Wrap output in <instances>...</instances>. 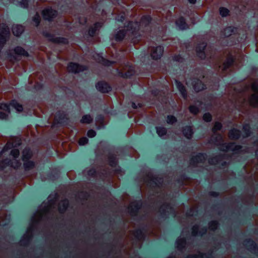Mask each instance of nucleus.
<instances>
[{"label":"nucleus","mask_w":258,"mask_h":258,"mask_svg":"<svg viewBox=\"0 0 258 258\" xmlns=\"http://www.w3.org/2000/svg\"><path fill=\"white\" fill-rule=\"evenodd\" d=\"M240 137V132L237 130H231L229 133V137L231 139H237Z\"/></svg>","instance_id":"5701e85b"},{"label":"nucleus","mask_w":258,"mask_h":258,"mask_svg":"<svg viewBox=\"0 0 258 258\" xmlns=\"http://www.w3.org/2000/svg\"><path fill=\"white\" fill-rule=\"evenodd\" d=\"M92 120V118L90 115H86L83 116L81 122L89 123Z\"/></svg>","instance_id":"c756f323"},{"label":"nucleus","mask_w":258,"mask_h":258,"mask_svg":"<svg viewBox=\"0 0 258 258\" xmlns=\"http://www.w3.org/2000/svg\"><path fill=\"white\" fill-rule=\"evenodd\" d=\"M189 109L190 112L193 113L194 114H196L199 112L200 110V108L199 107H197V106H195V105L190 106Z\"/></svg>","instance_id":"2f4dec72"},{"label":"nucleus","mask_w":258,"mask_h":258,"mask_svg":"<svg viewBox=\"0 0 258 258\" xmlns=\"http://www.w3.org/2000/svg\"><path fill=\"white\" fill-rule=\"evenodd\" d=\"M241 147L236 145L234 143H225L220 147V150L224 151H233L235 152H239L240 151Z\"/></svg>","instance_id":"0eeeda50"},{"label":"nucleus","mask_w":258,"mask_h":258,"mask_svg":"<svg viewBox=\"0 0 258 258\" xmlns=\"http://www.w3.org/2000/svg\"><path fill=\"white\" fill-rule=\"evenodd\" d=\"M176 85L183 98L186 99L187 97V94L184 86L181 83L178 81H176Z\"/></svg>","instance_id":"a211bd4d"},{"label":"nucleus","mask_w":258,"mask_h":258,"mask_svg":"<svg viewBox=\"0 0 258 258\" xmlns=\"http://www.w3.org/2000/svg\"><path fill=\"white\" fill-rule=\"evenodd\" d=\"M2 28V30L0 32V49L4 46L6 38L10 34V29L7 26L3 24Z\"/></svg>","instance_id":"423d86ee"},{"label":"nucleus","mask_w":258,"mask_h":258,"mask_svg":"<svg viewBox=\"0 0 258 258\" xmlns=\"http://www.w3.org/2000/svg\"><path fill=\"white\" fill-rule=\"evenodd\" d=\"M88 140L86 137H83L79 140V144L80 145H84L87 143Z\"/></svg>","instance_id":"ea45409f"},{"label":"nucleus","mask_w":258,"mask_h":258,"mask_svg":"<svg viewBox=\"0 0 258 258\" xmlns=\"http://www.w3.org/2000/svg\"><path fill=\"white\" fill-rule=\"evenodd\" d=\"M251 89L253 94L249 98V101L251 105L256 106L258 105V83L256 82L252 83Z\"/></svg>","instance_id":"20e7f679"},{"label":"nucleus","mask_w":258,"mask_h":258,"mask_svg":"<svg viewBox=\"0 0 258 258\" xmlns=\"http://www.w3.org/2000/svg\"><path fill=\"white\" fill-rule=\"evenodd\" d=\"M69 204L68 201L67 200L62 201L60 204L59 206V210L61 213H62L67 208H68Z\"/></svg>","instance_id":"bb28decb"},{"label":"nucleus","mask_w":258,"mask_h":258,"mask_svg":"<svg viewBox=\"0 0 258 258\" xmlns=\"http://www.w3.org/2000/svg\"><path fill=\"white\" fill-rule=\"evenodd\" d=\"M31 156L32 153L30 149L26 148L23 150V160L24 161V167L26 171L31 170L34 167V163L33 162L27 161Z\"/></svg>","instance_id":"7ed1b4c3"},{"label":"nucleus","mask_w":258,"mask_h":258,"mask_svg":"<svg viewBox=\"0 0 258 258\" xmlns=\"http://www.w3.org/2000/svg\"><path fill=\"white\" fill-rule=\"evenodd\" d=\"M10 106L14 107L18 112H21L23 110V107L21 105L17 103L15 100H13L9 105L6 103H0V109L6 111L7 113H10Z\"/></svg>","instance_id":"39448f33"},{"label":"nucleus","mask_w":258,"mask_h":258,"mask_svg":"<svg viewBox=\"0 0 258 258\" xmlns=\"http://www.w3.org/2000/svg\"><path fill=\"white\" fill-rule=\"evenodd\" d=\"M233 58L230 57H228L226 61L223 63L222 67V70H226L227 68H228L233 63Z\"/></svg>","instance_id":"a878e982"},{"label":"nucleus","mask_w":258,"mask_h":258,"mask_svg":"<svg viewBox=\"0 0 258 258\" xmlns=\"http://www.w3.org/2000/svg\"><path fill=\"white\" fill-rule=\"evenodd\" d=\"M189 2L191 4H195L196 2V0H188Z\"/></svg>","instance_id":"09e8293b"},{"label":"nucleus","mask_w":258,"mask_h":258,"mask_svg":"<svg viewBox=\"0 0 258 258\" xmlns=\"http://www.w3.org/2000/svg\"><path fill=\"white\" fill-rule=\"evenodd\" d=\"M116 19L118 21L122 22L124 20V14H120V16H118Z\"/></svg>","instance_id":"a18cd8bd"},{"label":"nucleus","mask_w":258,"mask_h":258,"mask_svg":"<svg viewBox=\"0 0 258 258\" xmlns=\"http://www.w3.org/2000/svg\"><path fill=\"white\" fill-rule=\"evenodd\" d=\"M243 130L244 132V137H247L250 135V127L248 124H245L243 127Z\"/></svg>","instance_id":"7c9ffc66"},{"label":"nucleus","mask_w":258,"mask_h":258,"mask_svg":"<svg viewBox=\"0 0 258 258\" xmlns=\"http://www.w3.org/2000/svg\"><path fill=\"white\" fill-rule=\"evenodd\" d=\"M219 138L220 139H222V137L221 136H219Z\"/></svg>","instance_id":"3c124183"},{"label":"nucleus","mask_w":258,"mask_h":258,"mask_svg":"<svg viewBox=\"0 0 258 258\" xmlns=\"http://www.w3.org/2000/svg\"><path fill=\"white\" fill-rule=\"evenodd\" d=\"M140 25L137 22H130L126 28L123 30H119L115 35V39L117 41L123 39L125 36L132 37L135 36L137 31L139 29Z\"/></svg>","instance_id":"f257e3e1"},{"label":"nucleus","mask_w":258,"mask_h":258,"mask_svg":"<svg viewBox=\"0 0 258 258\" xmlns=\"http://www.w3.org/2000/svg\"><path fill=\"white\" fill-rule=\"evenodd\" d=\"M185 240L184 238H178L176 241V247L179 249H181L185 245Z\"/></svg>","instance_id":"b1692460"},{"label":"nucleus","mask_w":258,"mask_h":258,"mask_svg":"<svg viewBox=\"0 0 258 258\" xmlns=\"http://www.w3.org/2000/svg\"><path fill=\"white\" fill-rule=\"evenodd\" d=\"M134 73V68L130 66H126L123 69L122 73L124 74L126 77H130L133 75Z\"/></svg>","instance_id":"6ab92c4d"},{"label":"nucleus","mask_w":258,"mask_h":258,"mask_svg":"<svg viewBox=\"0 0 258 258\" xmlns=\"http://www.w3.org/2000/svg\"><path fill=\"white\" fill-rule=\"evenodd\" d=\"M184 136L187 139H190L193 134L192 130L190 126H186L183 131Z\"/></svg>","instance_id":"393cba45"},{"label":"nucleus","mask_w":258,"mask_h":258,"mask_svg":"<svg viewBox=\"0 0 258 258\" xmlns=\"http://www.w3.org/2000/svg\"><path fill=\"white\" fill-rule=\"evenodd\" d=\"M144 19H147V20H148V21H149V20L150 19V18L149 17H144V18H143V19H142V21H143V20H144Z\"/></svg>","instance_id":"de8ad7c7"},{"label":"nucleus","mask_w":258,"mask_h":258,"mask_svg":"<svg viewBox=\"0 0 258 258\" xmlns=\"http://www.w3.org/2000/svg\"><path fill=\"white\" fill-rule=\"evenodd\" d=\"M255 154H256V156L257 157V158H258V150L256 151Z\"/></svg>","instance_id":"8fccbe9b"},{"label":"nucleus","mask_w":258,"mask_h":258,"mask_svg":"<svg viewBox=\"0 0 258 258\" xmlns=\"http://www.w3.org/2000/svg\"><path fill=\"white\" fill-rule=\"evenodd\" d=\"M96 87L99 91L102 93L108 92L111 90V87L109 86V85L107 83L103 82H98L97 84Z\"/></svg>","instance_id":"f8f14e48"},{"label":"nucleus","mask_w":258,"mask_h":258,"mask_svg":"<svg viewBox=\"0 0 258 258\" xmlns=\"http://www.w3.org/2000/svg\"><path fill=\"white\" fill-rule=\"evenodd\" d=\"M56 14V11L50 8L45 9L42 12V15L44 19L49 21L55 17Z\"/></svg>","instance_id":"9d476101"},{"label":"nucleus","mask_w":258,"mask_h":258,"mask_svg":"<svg viewBox=\"0 0 258 258\" xmlns=\"http://www.w3.org/2000/svg\"><path fill=\"white\" fill-rule=\"evenodd\" d=\"M98 61L99 62H101L105 66H110L112 63L111 61L106 60L102 56H99V58H98Z\"/></svg>","instance_id":"473e14b6"},{"label":"nucleus","mask_w":258,"mask_h":258,"mask_svg":"<svg viewBox=\"0 0 258 258\" xmlns=\"http://www.w3.org/2000/svg\"><path fill=\"white\" fill-rule=\"evenodd\" d=\"M21 144V142L19 138H14L12 139V140L9 141L5 146L4 148L0 153V156H2L8 149H10L11 147L15 148Z\"/></svg>","instance_id":"6e6552de"},{"label":"nucleus","mask_w":258,"mask_h":258,"mask_svg":"<svg viewBox=\"0 0 258 258\" xmlns=\"http://www.w3.org/2000/svg\"><path fill=\"white\" fill-rule=\"evenodd\" d=\"M176 25L180 30L186 29L188 28L187 25L185 23L184 19L182 17L179 18L176 21Z\"/></svg>","instance_id":"f3484780"},{"label":"nucleus","mask_w":258,"mask_h":258,"mask_svg":"<svg viewBox=\"0 0 258 258\" xmlns=\"http://www.w3.org/2000/svg\"><path fill=\"white\" fill-rule=\"evenodd\" d=\"M193 86L195 91L198 92L205 89V85L202 82L198 80L197 81L193 82Z\"/></svg>","instance_id":"aec40b11"},{"label":"nucleus","mask_w":258,"mask_h":258,"mask_svg":"<svg viewBox=\"0 0 258 258\" xmlns=\"http://www.w3.org/2000/svg\"><path fill=\"white\" fill-rule=\"evenodd\" d=\"M203 119L206 121H210L212 119L211 115L209 113H205L203 116Z\"/></svg>","instance_id":"a19ab883"},{"label":"nucleus","mask_w":258,"mask_h":258,"mask_svg":"<svg viewBox=\"0 0 258 258\" xmlns=\"http://www.w3.org/2000/svg\"><path fill=\"white\" fill-rule=\"evenodd\" d=\"M206 160V155L204 154H199L192 159L193 162H204Z\"/></svg>","instance_id":"412c9836"},{"label":"nucleus","mask_w":258,"mask_h":258,"mask_svg":"<svg viewBox=\"0 0 258 258\" xmlns=\"http://www.w3.org/2000/svg\"><path fill=\"white\" fill-rule=\"evenodd\" d=\"M15 52L18 55L27 56L28 53L21 47H17L14 49Z\"/></svg>","instance_id":"cd10ccee"},{"label":"nucleus","mask_w":258,"mask_h":258,"mask_svg":"<svg viewBox=\"0 0 258 258\" xmlns=\"http://www.w3.org/2000/svg\"><path fill=\"white\" fill-rule=\"evenodd\" d=\"M220 14L223 17L226 16L229 14V10L225 8H220Z\"/></svg>","instance_id":"72a5a7b5"},{"label":"nucleus","mask_w":258,"mask_h":258,"mask_svg":"<svg viewBox=\"0 0 258 258\" xmlns=\"http://www.w3.org/2000/svg\"><path fill=\"white\" fill-rule=\"evenodd\" d=\"M33 22L35 23L36 26H38L40 23V17L38 14H36L33 18Z\"/></svg>","instance_id":"e433bc0d"},{"label":"nucleus","mask_w":258,"mask_h":258,"mask_svg":"<svg viewBox=\"0 0 258 258\" xmlns=\"http://www.w3.org/2000/svg\"><path fill=\"white\" fill-rule=\"evenodd\" d=\"M176 121V119L174 116L172 115L168 116L167 120V123L172 124Z\"/></svg>","instance_id":"4c0bfd02"},{"label":"nucleus","mask_w":258,"mask_h":258,"mask_svg":"<svg viewBox=\"0 0 258 258\" xmlns=\"http://www.w3.org/2000/svg\"><path fill=\"white\" fill-rule=\"evenodd\" d=\"M199 227L198 226H195L192 228V234L196 236L198 234Z\"/></svg>","instance_id":"37998d69"},{"label":"nucleus","mask_w":258,"mask_h":258,"mask_svg":"<svg viewBox=\"0 0 258 258\" xmlns=\"http://www.w3.org/2000/svg\"><path fill=\"white\" fill-rule=\"evenodd\" d=\"M87 135L90 138H93L95 136L96 132L94 130H90L88 131L87 133Z\"/></svg>","instance_id":"79ce46f5"},{"label":"nucleus","mask_w":258,"mask_h":258,"mask_svg":"<svg viewBox=\"0 0 258 258\" xmlns=\"http://www.w3.org/2000/svg\"><path fill=\"white\" fill-rule=\"evenodd\" d=\"M102 26V24L100 23H96L93 27H92L89 31V34L90 36H93L96 32L98 30L99 28Z\"/></svg>","instance_id":"4be33fe9"},{"label":"nucleus","mask_w":258,"mask_h":258,"mask_svg":"<svg viewBox=\"0 0 258 258\" xmlns=\"http://www.w3.org/2000/svg\"><path fill=\"white\" fill-rule=\"evenodd\" d=\"M222 127V124L221 123L216 122H215L214 126L213 128V132L215 133L217 131L220 130Z\"/></svg>","instance_id":"c9c22d12"},{"label":"nucleus","mask_w":258,"mask_h":258,"mask_svg":"<svg viewBox=\"0 0 258 258\" xmlns=\"http://www.w3.org/2000/svg\"><path fill=\"white\" fill-rule=\"evenodd\" d=\"M19 155V151L17 149H13L11 151V156L12 159L10 161L5 160L3 162V163L8 164L14 168H17L20 166L21 163L20 160L17 159Z\"/></svg>","instance_id":"f03ea898"},{"label":"nucleus","mask_w":258,"mask_h":258,"mask_svg":"<svg viewBox=\"0 0 258 258\" xmlns=\"http://www.w3.org/2000/svg\"><path fill=\"white\" fill-rule=\"evenodd\" d=\"M51 209V203L50 204L49 206H47L46 208H45L41 212H38L36 217L34 218L33 220L34 221H39L41 220L43 216V215L46 214Z\"/></svg>","instance_id":"2eb2a0df"},{"label":"nucleus","mask_w":258,"mask_h":258,"mask_svg":"<svg viewBox=\"0 0 258 258\" xmlns=\"http://www.w3.org/2000/svg\"><path fill=\"white\" fill-rule=\"evenodd\" d=\"M8 114L6 113H4L3 112H0V119H6L8 117Z\"/></svg>","instance_id":"c03bdc74"},{"label":"nucleus","mask_w":258,"mask_h":258,"mask_svg":"<svg viewBox=\"0 0 258 258\" xmlns=\"http://www.w3.org/2000/svg\"><path fill=\"white\" fill-rule=\"evenodd\" d=\"M209 228L212 230H214L218 227V223L216 221H212L209 224Z\"/></svg>","instance_id":"f704fd0d"},{"label":"nucleus","mask_w":258,"mask_h":258,"mask_svg":"<svg viewBox=\"0 0 258 258\" xmlns=\"http://www.w3.org/2000/svg\"><path fill=\"white\" fill-rule=\"evenodd\" d=\"M44 35L46 37H48L50 41L56 43H66L68 42V40L63 38L55 37L54 36L50 35L47 33H44Z\"/></svg>","instance_id":"4468645a"},{"label":"nucleus","mask_w":258,"mask_h":258,"mask_svg":"<svg viewBox=\"0 0 258 258\" xmlns=\"http://www.w3.org/2000/svg\"><path fill=\"white\" fill-rule=\"evenodd\" d=\"M163 53V48L161 46L153 47L151 50V56L154 59L161 58Z\"/></svg>","instance_id":"1a4fd4ad"},{"label":"nucleus","mask_w":258,"mask_h":258,"mask_svg":"<svg viewBox=\"0 0 258 258\" xmlns=\"http://www.w3.org/2000/svg\"><path fill=\"white\" fill-rule=\"evenodd\" d=\"M24 31L22 26L19 25H14L12 27V31L14 35L18 36L20 35Z\"/></svg>","instance_id":"dca6fc26"},{"label":"nucleus","mask_w":258,"mask_h":258,"mask_svg":"<svg viewBox=\"0 0 258 258\" xmlns=\"http://www.w3.org/2000/svg\"><path fill=\"white\" fill-rule=\"evenodd\" d=\"M206 47V44L205 43H203L200 44L196 48V51L198 54V55L201 57L202 59H204L206 57V53L205 52Z\"/></svg>","instance_id":"ddd939ff"},{"label":"nucleus","mask_w":258,"mask_h":258,"mask_svg":"<svg viewBox=\"0 0 258 258\" xmlns=\"http://www.w3.org/2000/svg\"><path fill=\"white\" fill-rule=\"evenodd\" d=\"M86 69V67L80 66L77 63L71 62L68 66V70L70 72L74 73H79Z\"/></svg>","instance_id":"9b49d317"},{"label":"nucleus","mask_w":258,"mask_h":258,"mask_svg":"<svg viewBox=\"0 0 258 258\" xmlns=\"http://www.w3.org/2000/svg\"><path fill=\"white\" fill-rule=\"evenodd\" d=\"M232 28L231 27H227L224 30V34L226 36H228L231 35Z\"/></svg>","instance_id":"58836bf2"},{"label":"nucleus","mask_w":258,"mask_h":258,"mask_svg":"<svg viewBox=\"0 0 258 258\" xmlns=\"http://www.w3.org/2000/svg\"><path fill=\"white\" fill-rule=\"evenodd\" d=\"M157 133L160 137H163L166 135V130L164 127H158L156 128Z\"/></svg>","instance_id":"c85d7f7f"},{"label":"nucleus","mask_w":258,"mask_h":258,"mask_svg":"<svg viewBox=\"0 0 258 258\" xmlns=\"http://www.w3.org/2000/svg\"><path fill=\"white\" fill-rule=\"evenodd\" d=\"M174 59L177 61H181L182 58L180 56L177 55L174 57Z\"/></svg>","instance_id":"49530a36"}]
</instances>
